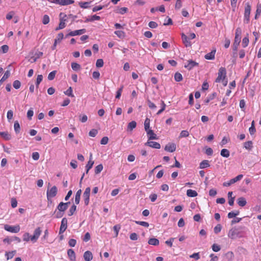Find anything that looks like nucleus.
Wrapping results in <instances>:
<instances>
[{
	"label": "nucleus",
	"mask_w": 261,
	"mask_h": 261,
	"mask_svg": "<svg viewBox=\"0 0 261 261\" xmlns=\"http://www.w3.org/2000/svg\"><path fill=\"white\" fill-rule=\"evenodd\" d=\"M41 232V228L38 227L35 229L34 234L32 236H30L29 233L25 232L23 234V240L25 242L31 241L33 242H36L40 237Z\"/></svg>",
	"instance_id": "nucleus-1"
},
{
	"label": "nucleus",
	"mask_w": 261,
	"mask_h": 261,
	"mask_svg": "<svg viewBox=\"0 0 261 261\" xmlns=\"http://www.w3.org/2000/svg\"><path fill=\"white\" fill-rule=\"evenodd\" d=\"M216 83L222 82L224 86L227 84L226 79V71L224 67H220L218 70V76L215 80Z\"/></svg>",
	"instance_id": "nucleus-2"
},
{
	"label": "nucleus",
	"mask_w": 261,
	"mask_h": 261,
	"mask_svg": "<svg viewBox=\"0 0 261 261\" xmlns=\"http://www.w3.org/2000/svg\"><path fill=\"white\" fill-rule=\"evenodd\" d=\"M242 34V30L240 28H238L236 30L235 38L233 43V50L237 51L238 50V46L241 42V36Z\"/></svg>",
	"instance_id": "nucleus-3"
},
{
	"label": "nucleus",
	"mask_w": 261,
	"mask_h": 261,
	"mask_svg": "<svg viewBox=\"0 0 261 261\" xmlns=\"http://www.w3.org/2000/svg\"><path fill=\"white\" fill-rule=\"evenodd\" d=\"M69 204L70 202H67L66 203L61 202L58 204L57 209L58 210L59 212L57 213V218H60L63 216V214L62 213H64L67 209Z\"/></svg>",
	"instance_id": "nucleus-4"
},
{
	"label": "nucleus",
	"mask_w": 261,
	"mask_h": 261,
	"mask_svg": "<svg viewBox=\"0 0 261 261\" xmlns=\"http://www.w3.org/2000/svg\"><path fill=\"white\" fill-rule=\"evenodd\" d=\"M57 192L58 189L55 186H53L50 189L48 188L46 192L47 200L51 202V199L57 195Z\"/></svg>",
	"instance_id": "nucleus-5"
},
{
	"label": "nucleus",
	"mask_w": 261,
	"mask_h": 261,
	"mask_svg": "<svg viewBox=\"0 0 261 261\" xmlns=\"http://www.w3.org/2000/svg\"><path fill=\"white\" fill-rule=\"evenodd\" d=\"M251 11V6L249 3L246 4L244 10V21L245 23H248L250 20V14Z\"/></svg>",
	"instance_id": "nucleus-6"
},
{
	"label": "nucleus",
	"mask_w": 261,
	"mask_h": 261,
	"mask_svg": "<svg viewBox=\"0 0 261 261\" xmlns=\"http://www.w3.org/2000/svg\"><path fill=\"white\" fill-rule=\"evenodd\" d=\"M4 229L12 233H17L20 231V226L19 225H17L15 226H11L8 224H6L4 226Z\"/></svg>",
	"instance_id": "nucleus-7"
},
{
	"label": "nucleus",
	"mask_w": 261,
	"mask_h": 261,
	"mask_svg": "<svg viewBox=\"0 0 261 261\" xmlns=\"http://www.w3.org/2000/svg\"><path fill=\"white\" fill-rule=\"evenodd\" d=\"M91 192V189L90 187H87L86 188L84 194H83V198L84 200V203L86 205H88L90 201V194Z\"/></svg>",
	"instance_id": "nucleus-8"
},
{
	"label": "nucleus",
	"mask_w": 261,
	"mask_h": 261,
	"mask_svg": "<svg viewBox=\"0 0 261 261\" xmlns=\"http://www.w3.org/2000/svg\"><path fill=\"white\" fill-rule=\"evenodd\" d=\"M243 176V175L242 174L238 175L236 177L230 179L229 181L224 182L223 184V185L224 187H228V186H230L231 185L236 182L237 181L241 180Z\"/></svg>",
	"instance_id": "nucleus-9"
},
{
	"label": "nucleus",
	"mask_w": 261,
	"mask_h": 261,
	"mask_svg": "<svg viewBox=\"0 0 261 261\" xmlns=\"http://www.w3.org/2000/svg\"><path fill=\"white\" fill-rule=\"evenodd\" d=\"M67 219L66 218H63L62 219L59 234L63 233L66 230L67 227Z\"/></svg>",
	"instance_id": "nucleus-10"
},
{
	"label": "nucleus",
	"mask_w": 261,
	"mask_h": 261,
	"mask_svg": "<svg viewBox=\"0 0 261 261\" xmlns=\"http://www.w3.org/2000/svg\"><path fill=\"white\" fill-rule=\"evenodd\" d=\"M198 63L192 60H188L187 62V64H185L184 65L185 68H187L188 70H190L193 67L198 66Z\"/></svg>",
	"instance_id": "nucleus-11"
},
{
	"label": "nucleus",
	"mask_w": 261,
	"mask_h": 261,
	"mask_svg": "<svg viewBox=\"0 0 261 261\" xmlns=\"http://www.w3.org/2000/svg\"><path fill=\"white\" fill-rule=\"evenodd\" d=\"M176 144L174 143H169L167 144L165 147V150L170 152H173L176 150Z\"/></svg>",
	"instance_id": "nucleus-12"
},
{
	"label": "nucleus",
	"mask_w": 261,
	"mask_h": 261,
	"mask_svg": "<svg viewBox=\"0 0 261 261\" xmlns=\"http://www.w3.org/2000/svg\"><path fill=\"white\" fill-rule=\"evenodd\" d=\"M239 233L236 228H232L230 229L228 233V237L230 239L233 240L237 238Z\"/></svg>",
	"instance_id": "nucleus-13"
},
{
	"label": "nucleus",
	"mask_w": 261,
	"mask_h": 261,
	"mask_svg": "<svg viewBox=\"0 0 261 261\" xmlns=\"http://www.w3.org/2000/svg\"><path fill=\"white\" fill-rule=\"evenodd\" d=\"M86 32V30L85 29H81V30H75V31H71L70 33H69V34L67 35V36H76V35H80L84 34Z\"/></svg>",
	"instance_id": "nucleus-14"
},
{
	"label": "nucleus",
	"mask_w": 261,
	"mask_h": 261,
	"mask_svg": "<svg viewBox=\"0 0 261 261\" xmlns=\"http://www.w3.org/2000/svg\"><path fill=\"white\" fill-rule=\"evenodd\" d=\"M145 145L156 149H160L161 148V145L160 143L156 142L149 141V140L145 143Z\"/></svg>",
	"instance_id": "nucleus-15"
},
{
	"label": "nucleus",
	"mask_w": 261,
	"mask_h": 261,
	"mask_svg": "<svg viewBox=\"0 0 261 261\" xmlns=\"http://www.w3.org/2000/svg\"><path fill=\"white\" fill-rule=\"evenodd\" d=\"M181 39L183 43L184 44L186 47H191L192 44L191 42L189 41L188 37L184 33L181 34Z\"/></svg>",
	"instance_id": "nucleus-16"
},
{
	"label": "nucleus",
	"mask_w": 261,
	"mask_h": 261,
	"mask_svg": "<svg viewBox=\"0 0 261 261\" xmlns=\"http://www.w3.org/2000/svg\"><path fill=\"white\" fill-rule=\"evenodd\" d=\"M147 135L148 140L158 139L156 135L154 133L152 129H149L146 131Z\"/></svg>",
	"instance_id": "nucleus-17"
},
{
	"label": "nucleus",
	"mask_w": 261,
	"mask_h": 261,
	"mask_svg": "<svg viewBox=\"0 0 261 261\" xmlns=\"http://www.w3.org/2000/svg\"><path fill=\"white\" fill-rule=\"evenodd\" d=\"M74 3L73 0H57V4L61 6L69 5Z\"/></svg>",
	"instance_id": "nucleus-18"
},
{
	"label": "nucleus",
	"mask_w": 261,
	"mask_h": 261,
	"mask_svg": "<svg viewBox=\"0 0 261 261\" xmlns=\"http://www.w3.org/2000/svg\"><path fill=\"white\" fill-rule=\"evenodd\" d=\"M84 258L85 261H91L93 258L92 252L90 251H86L84 254Z\"/></svg>",
	"instance_id": "nucleus-19"
},
{
	"label": "nucleus",
	"mask_w": 261,
	"mask_h": 261,
	"mask_svg": "<svg viewBox=\"0 0 261 261\" xmlns=\"http://www.w3.org/2000/svg\"><path fill=\"white\" fill-rule=\"evenodd\" d=\"M67 254L71 261H75L76 259L75 253L73 250L70 249L67 251Z\"/></svg>",
	"instance_id": "nucleus-20"
},
{
	"label": "nucleus",
	"mask_w": 261,
	"mask_h": 261,
	"mask_svg": "<svg viewBox=\"0 0 261 261\" xmlns=\"http://www.w3.org/2000/svg\"><path fill=\"white\" fill-rule=\"evenodd\" d=\"M92 154H91L90 156V160L86 166V173H88L89 170L92 167V166L94 164V162L92 160Z\"/></svg>",
	"instance_id": "nucleus-21"
},
{
	"label": "nucleus",
	"mask_w": 261,
	"mask_h": 261,
	"mask_svg": "<svg viewBox=\"0 0 261 261\" xmlns=\"http://www.w3.org/2000/svg\"><path fill=\"white\" fill-rule=\"evenodd\" d=\"M237 203L240 206H244L247 203L246 200L244 197H239L237 199Z\"/></svg>",
	"instance_id": "nucleus-22"
},
{
	"label": "nucleus",
	"mask_w": 261,
	"mask_h": 261,
	"mask_svg": "<svg viewBox=\"0 0 261 261\" xmlns=\"http://www.w3.org/2000/svg\"><path fill=\"white\" fill-rule=\"evenodd\" d=\"M216 53V50H213L210 53L206 54L204 58L206 60H213L215 58V55Z\"/></svg>",
	"instance_id": "nucleus-23"
},
{
	"label": "nucleus",
	"mask_w": 261,
	"mask_h": 261,
	"mask_svg": "<svg viewBox=\"0 0 261 261\" xmlns=\"http://www.w3.org/2000/svg\"><path fill=\"white\" fill-rule=\"evenodd\" d=\"M198 195L197 192L195 190L189 189L187 191V195L190 197H195Z\"/></svg>",
	"instance_id": "nucleus-24"
},
{
	"label": "nucleus",
	"mask_w": 261,
	"mask_h": 261,
	"mask_svg": "<svg viewBox=\"0 0 261 261\" xmlns=\"http://www.w3.org/2000/svg\"><path fill=\"white\" fill-rule=\"evenodd\" d=\"M100 19V17L99 16H97L96 15H94L92 16H91L90 18H87L85 22H87L89 21H93L94 20H99Z\"/></svg>",
	"instance_id": "nucleus-25"
},
{
	"label": "nucleus",
	"mask_w": 261,
	"mask_h": 261,
	"mask_svg": "<svg viewBox=\"0 0 261 261\" xmlns=\"http://www.w3.org/2000/svg\"><path fill=\"white\" fill-rule=\"evenodd\" d=\"M0 135L6 140H9L11 139V135L7 132H0Z\"/></svg>",
	"instance_id": "nucleus-26"
},
{
	"label": "nucleus",
	"mask_w": 261,
	"mask_h": 261,
	"mask_svg": "<svg viewBox=\"0 0 261 261\" xmlns=\"http://www.w3.org/2000/svg\"><path fill=\"white\" fill-rule=\"evenodd\" d=\"M210 165L209 164V162L207 160H203L200 163L199 165V168L200 169H204L210 167Z\"/></svg>",
	"instance_id": "nucleus-27"
},
{
	"label": "nucleus",
	"mask_w": 261,
	"mask_h": 261,
	"mask_svg": "<svg viewBox=\"0 0 261 261\" xmlns=\"http://www.w3.org/2000/svg\"><path fill=\"white\" fill-rule=\"evenodd\" d=\"M148 243L149 245L157 246L159 244V241L155 238H151L148 240Z\"/></svg>",
	"instance_id": "nucleus-28"
},
{
	"label": "nucleus",
	"mask_w": 261,
	"mask_h": 261,
	"mask_svg": "<svg viewBox=\"0 0 261 261\" xmlns=\"http://www.w3.org/2000/svg\"><path fill=\"white\" fill-rule=\"evenodd\" d=\"M220 154L221 156L225 158H228L230 155L229 151L227 149H222Z\"/></svg>",
	"instance_id": "nucleus-29"
},
{
	"label": "nucleus",
	"mask_w": 261,
	"mask_h": 261,
	"mask_svg": "<svg viewBox=\"0 0 261 261\" xmlns=\"http://www.w3.org/2000/svg\"><path fill=\"white\" fill-rule=\"evenodd\" d=\"M115 34L120 39H123L125 36L124 32L122 31H116L114 32Z\"/></svg>",
	"instance_id": "nucleus-30"
},
{
	"label": "nucleus",
	"mask_w": 261,
	"mask_h": 261,
	"mask_svg": "<svg viewBox=\"0 0 261 261\" xmlns=\"http://www.w3.org/2000/svg\"><path fill=\"white\" fill-rule=\"evenodd\" d=\"M65 21V20H64L63 19H61L60 20V22L59 27L56 28L55 30L58 31L59 30L64 29L66 26Z\"/></svg>",
	"instance_id": "nucleus-31"
},
{
	"label": "nucleus",
	"mask_w": 261,
	"mask_h": 261,
	"mask_svg": "<svg viewBox=\"0 0 261 261\" xmlns=\"http://www.w3.org/2000/svg\"><path fill=\"white\" fill-rule=\"evenodd\" d=\"M252 142L251 141H249L245 142L244 143V147L248 150H251L252 148Z\"/></svg>",
	"instance_id": "nucleus-32"
},
{
	"label": "nucleus",
	"mask_w": 261,
	"mask_h": 261,
	"mask_svg": "<svg viewBox=\"0 0 261 261\" xmlns=\"http://www.w3.org/2000/svg\"><path fill=\"white\" fill-rule=\"evenodd\" d=\"M10 72L9 70H7L5 72L4 75L2 77V79L0 80V84L3 83L5 81H6L10 76Z\"/></svg>",
	"instance_id": "nucleus-33"
},
{
	"label": "nucleus",
	"mask_w": 261,
	"mask_h": 261,
	"mask_svg": "<svg viewBox=\"0 0 261 261\" xmlns=\"http://www.w3.org/2000/svg\"><path fill=\"white\" fill-rule=\"evenodd\" d=\"M128 11V9L126 7H122L116 10V13L120 14H124L126 13Z\"/></svg>",
	"instance_id": "nucleus-34"
},
{
	"label": "nucleus",
	"mask_w": 261,
	"mask_h": 261,
	"mask_svg": "<svg viewBox=\"0 0 261 261\" xmlns=\"http://www.w3.org/2000/svg\"><path fill=\"white\" fill-rule=\"evenodd\" d=\"M150 119L148 118H146L144 121V129L145 131L149 130L150 127Z\"/></svg>",
	"instance_id": "nucleus-35"
},
{
	"label": "nucleus",
	"mask_w": 261,
	"mask_h": 261,
	"mask_svg": "<svg viewBox=\"0 0 261 261\" xmlns=\"http://www.w3.org/2000/svg\"><path fill=\"white\" fill-rule=\"evenodd\" d=\"M71 68L74 71L79 70L81 69V65L75 62H73L71 63Z\"/></svg>",
	"instance_id": "nucleus-36"
},
{
	"label": "nucleus",
	"mask_w": 261,
	"mask_h": 261,
	"mask_svg": "<svg viewBox=\"0 0 261 261\" xmlns=\"http://www.w3.org/2000/svg\"><path fill=\"white\" fill-rule=\"evenodd\" d=\"M240 213V212L239 211H236L229 212L228 214V218L229 219L232 218L233 217H235L237 215H238Z\"/></svg>",
	"instance_id": "nucleus-37"
},
{
	"label": "nucleus",
	"mask_w": 261,
	"mask_h": 261,
	"mask_svg": "<svg viewBox=\"0 0 261 261\" xmlns=\"http://www.w3.org/2000/svg\"><path fill=\"white\" fill-rule=\"evenodd\" d=\"M14 128L15 132L16 134L19 133L20 130V126L19 122L17 121H16L14 122Z\"/></svg>",
	"instance_id": "nucleus-38"
},
{
	"label": "nucleus",
	"mask_w": 261,
	"mask_h": 261,
	"mask_svg": "<svg viewBox=\"0 0 261 261\" xmlns=\"http://www.w3.org/2000/svg\"><path fill=\"white\" fill-rule=\"evenodd\" d=\"M76 206L74 204L72 205L71 207L70 208L69 212H68V216H71L73 215L74 213V212L76 211Z\"/></svg>",
	"instance_id": "nucleus-39"
},
{
	"label": "nucleus",
	"mask_w": 261,
	"mask_h": 261,
	"mask_svg": "<svg viewBox=\"0 0 261 261\" xmlns=\"http://www.w3.org/2000/svg\"><path fill=\"white\" fill-rule=\"evenodd\" d=\"M136 125H137V123H136V121H132L128 123V126H127V128H128V129L132 130L136 127Z\"/></svg>",
	"instance_id": "nucleus-40"
},
{
	"label": "nucleus",
	"mask_w": 261,
	"mask_h": 261,
	"mask_svg": "<svg viewBox=\"0 0 261 261\" xmlns=\"http://www.w3.org/2000/svg\"><path fill=\"white\" fill-rule=\"evenodd\" d=\"M15 252H16L15 251H13L8 252H6L5 253V255L7 257V259L8 260V259H11L12 258H13L15 254Z\"/></svg>",
	"instance_id": "nucleus-41"
},
{
	"label": "nucleus",
	"mask_w": 261,
	"mask_h": 261,
	"mask_svg": "<svg viewBox=\"0 0 261 261\" xmlns=\"http://www.w3.org/2000/svg\"><path fill=\"white\" fill-rule=\"evenodd\" d=\"M64 94L68 96L73 97L74 96L72 93V89L70 87L66 91H64Z\"/></svg>",
	"instance_id": "nucleus-42"
},
{
	"label": "nucleus",
	"mask_w": 261,
	"mask_h": 261,
	"mask_svg": "<svg viewBox=\"0 0 261 261\" xmlns=\"http://www.w3.org/2000/svg\"><path fill=\"white\" fill-rule=\"evenodd\" d=\"M174 79L176 82H180L182 80V76L180 73L176 72L174 74Z\"/></svg>",
	"instance_id": "nucleus-43"
},
{
	"label": "nucleus",
	"mask_w": 261,
	"mask_h": 261,
	"mask_svg": "<svg viewBox=\"0 0 261 261\" xmlns=\"http://www.w3.org/2000/svg\"><path fill=\"white\" fill-rule=\"evenodd\" d=\"M249 38L247 37H244L242 40V46L244 48L247 47L249 44Z\"/></svg>",
	"instance_id": "nucleus-44"
},
{
	"label": "nucleus",
	"mask_w": 261,
	"mask_h": 261,
	"mask_svg": "<svg viewBox=\"0 0 261 261\" xmlns=\"http://www.w3.org/2000/svg\"><path fill=\"white\" fill-rule=\"evenodd\" d=\"M103 169V166L102 164H99L95 168V173L96 174H99Z\"/></svg>",
	"instance_id": "nucleus-45"
},
{
	"label": "nucleus",
	"mask_w": 261,
	"mask_h": 261,
	"mask_svg": "<svg viewBox=\"0 0 261 261\" xmlns=\"http://www.w3.org/2000/svg\"><path fill=\"white\" fill-rule=\"evenodd\" d=\"M161 109L157 112V115H160L165 110L166 107V105L163 100L161 101Z\"/></svg>",
	"instance_id": "nucleus-46"
},
{
	"label": "nucleus",
	"mask_w": 261,
	"mask_h": 261,
	"mask_svg": "<svg viewBox=\"0 0 261 261\" xmlns=\"http://www.w3.org/2000/svg\"><path fill=\"white\" fill-rule=\"evenodd\" d=\"M56 72H57V71L56 70H54V71L50 72L48 75V80L51 81V80H54L55 77Z\"/></svg>",
	"instance_id": "nucleus-47"
},
{
	"label": "nucleus",
	"mask_w": 261,
	"mask_h": 261,
	"mask_svg": "<svg viewBox=\"0 0 261 261\" xmlns=\"http://www.w3.org/2000/svg\"><path fill=\"white\" fill-rule=\"evenodd\" d=\"M189 135V132L186 130H182L179 135V138H184V137H187Z\"/></svg>",
	"instance_id": "nucleus-48"
},
{
	"label": "nucleus",
	"mask_w": 261,
	"mask_h": 261,
	"mask_svg": "<svg viewBox=\"0 0 261 261\" xmlns=\"http://www.w3.org/2000/svg\"><path fill=\"white\" fill-rule=\"evenodd\" d=\"M42 80H43V76L42 75L40 74V75H38L37 76V77L36 79V83L37 88H38L39 85L40 83L42 82Z\"/></svg>",
	"instance_id": "nucleus-49"
},
{
	"label": "nucleus",
	"mask_w": 261,
	"mask_h": 261,
	"mask_svg": "<svg viewBox=\"0 0 261 261\" xmlns=\"http://www.w3.org/2000/svg\"><path fill=\"white\" fill-rule=\"evenodd\" d=\"M49 17L47 15H44L42 18V23L44 24H47L49 22Z\"/></svg>",
	"instance_id": "nucleus-50"
},
{
	"label": "nucleus",
	"mask_w": 261,
	"mask_h": 261,
	"mask_svg": "<svg viewBox=\"0 0 261 261\" xmlns=\"http://www.w3.org/2000/svg\"><path fill=\"white\" fill-rule=\"evenodd\" d=\"M14 88L16 89H19L21 86V83L18 80H15L13 84Z\"/></svg>",
	"instance_id": "nucleus-51"
},
{
	"label": "nucleus",
	"mask_w": 261,
	"mask_h": 261,
	"mask_svg": "<svg viewBox=\"0 0 261 261\" xmlns=\"http://www.w3.org/2000/svg\"><path fill=\"white\" fill-rule=\"evenodd\" d=\"M103 65V61L101 59H99L97 60L96 62V66L98 68H100L102 67Z\"/></svg>",
	"instance_id": "nucleus-52"
},
{
	"label": "nucleus",
	"mask_w": 261,
	"mask_h": 261,
	"mask_svg": "<svg viewBox=\"0 0 261 261\" xmlns=\"http://www.w3.org/2000/svg\"><path fill=\"white\" fill-rule=\"evenodd\" d=\"M64 37V35L62 33H60L58 34L57 38L55 39V41H57V43H60L61 40L63 39Z\"/></svg>",
	"instance_id": "nucleus-53"
},
{
	"label": "nucleus",
	"mask_w": 261,
	"mask_h": 261,
	"mask_svg": "<svg viewBox=\"0 0 261 261\" xmlns=\"http://www.w3.org/2000/svg\"><path fill=\"white\" fill-rule=\"evenodd\" d=\"M89 2H80L79 5L82 8L86 9L89 7Z\"/></svg>",
	"instance_id": "nucleus-54"
},
{
	"label": "nucleus",
	"mask_w": 261,
	"mask_h": 261,
	"mask_svg": "<svg viewBox=\"0 0 261 261\" xmlns=\"http://www.w3.org/2000/svg\"><path fill=\"white\" fill-rule=\"evenodd\" d=\"M135 223L145 227H148L149 226V223L147 222L136 221Z\"/></svg>",
	"instance_id": "nucleus-55"
},
{
	"label": "nucleus",
	"mask_w": 261,
	"mask_h": 261,
	"mask_svg": "<svg viewBox=\"0 0 261 261\" xmlns=\"http://www.w3.org/2000/svg\"><path fill=\"white\" fill-rule=\"evenodd\" d=\"M212 250L215 252H218L220 250V246L216 244H214L212 246Z\"/></svg>",
	"instance_id": "nucleus-56"
},
{
	"label": "nucleus",
	"mask_w": 261,
	"mask_h": 261,
	"mask_svg": "<svg viewBox=\"0 0 261 261\" xmlns=\"http://www.w3.org/2000/svg\"><path fill=\"white\" fill-rule=\"evenodd\" d=\"M13 117V112L12 110H9L7 112V117L9 121H10Z\"/></svg>",
	"instance_id": "nucleus-57"
},
{
	"label": "nucleus",
	"mask_w": 261,
	"mask_h": 261,
	"mask_svg": "<svg viewBox=\"0 0 261 261\" xmlns=\"http://www.w3.org/2000/svg\"><path fill=\"white\" fill-rule=\"evenodd\" d=\"M113 229L116 233L115 236L117 237L120 229V226L119 225H116L113 227Z\"/></svg>",
	"instance_id": "nucleus-58"
},
{
	"label": "nucleus",
	"mask_w": 261,
	"mask_h": 261,
	"mask_svg": "<svg viewBox=\"0 0 261 261\" xmlns=\"http://www.w3.org/2000/svg\"><path fill=\"white\" fill-rule=\"evenodd\" d=\"M97 133L98 131L97 129H92L89 132V135L91 137H94L97 134Z\"/></svg>",
	"instance_id": "nucleus-59"
},
{
	"label": "nucleus",
	"mask_w": 261,
	"mask_h": 261,
	"mask_svg": "<svg viewBox=\"0 0 261 261\" xmlns=\"http://www.w3.org/2000/svg\"><path fill=\"white\" fill-rule=\"evenodd\" d=\"M182 6V2L181 0H176L175 5V8L176 9H179Z\"/></svg>",
	"instance_id": "nucleus-60"
},
{
	"label": "nucleus",
	"mask_w": 261,
	"mask_h": 261,
	"mask_svg": "<svg viewBox=\"0 0 261 261\" xmlns=\"http://www.w3.org/2000/svg\"><path fill=\"white\" fill-rule=\"evenodd\" d=\"M76 244V241L75 239H71L69 240L68 244L70 247H73Z\"/></svg>",
	"instance_id": "nucleus-61"
},
{
	"label": "nucleus",
	"mask_w": 261,
	"mask_h": 261,
	"mask_svg": "<svg viewBox=\"0 0 261 261\" xmlns=\"http://www.w3.org/2000/svg\"><path fill=\"white\" fill-rule=\"evenodd\" d=\"M122 90H123V86H121L117 91V93H116V98H117V99H119L120 96H121V93H122Z\"/></svg>",
	"instance_id": "nucleus-62"
},
{
	"label": "nucleus",
	"mask_w": 261,
	"mask_h": 261,
	"mask_svg": "<svg viewBox=\"0 0 261 261\" xmlns=\"http://www.w3.org/2000/svg\"><path fill=\"white\" fill-rule=\"evenodd\" d=\"M158 24L155 21H150L148 23V26L152 29L156 28L158 27Z\"/></svg>",
	"instance_id": "nucleus-63"
},
{
	"label": "nucleus",
	"mask_w": 261,
	"mask_h": 261,
	"mask_svg": "<svg viewBox=\"0 0 261 261\" xmlns=\"http://www.w3.org/2000/svg\"><path fill=\"white\" fill-rule=\"evenodd\" d=\"M91 239V236L89 232H86L84 236V238L83 239V241L87 242L89 241Z\"/></svg>",
	"instance_id": "nucleus-64"
}]
</instances>
